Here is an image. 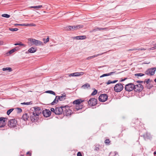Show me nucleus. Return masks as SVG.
I'll return each instance as SVG.
<instances>
[{
    "instance_id": "nucleus-1",
    "label": "nucleus",
    "mask_w": 156,
    "mask_h": 156,
    "mask_svg": "<svg viewBox=\"0 0 156 156\" xmlns=\"http://www.w3.org/2000/svg\"><path fill=\"white\" fill-rule=\"evenodd\" d=\"M28 44L30 45H34L38 46H43L44 45L42 41L33 38H29L28 39Z\"/></svg>"
},
{
    "instance_id": "nucleus-2",
    "label": "nucleus",
    "mask_w": 156,
    "mask_h": 156,
    "mask_svg": "<svg viewBox=\"0 0 156 156\" xmlns=\"http://www.w3.org/2000/svg\"><path fill=\"white\" fill-rule=\"evenodd\" d=\"M62 106L61 107H56L55 108H51V111L53 112L55 114L60 115L62 114V113H63V107Z\"/></svg>"
},
{
    "instance_id": "nucleus-3",
    "label": "nucleus",
    "mask_w": 156,
    "mask_h": 156,
    "mask_svg": "<svg viewBox=\"0 0 156 156\" xmlns=\"http://www.w3.org/2000/svg\"><path fill=\"white\" fill-rule=\"evenodd\" d=\"M63 113L65 115L69 116L72 113V111L70 109V108L68 106L66 105L63 107Z\"/></svg>"
},
{
    "instance_id": "nucleus-4",
    "label": "nucleus",
    "mask_w": 156,
    "mask_h": 156,
    "mask_svg": "<svg viewBox=\"0 0 156 156\" xmlns=\"http://www.w3.org/2000/svg\"><path fill=\"white\" fill-rule=\"evenodd\" d=\"M156 70V68H150L147 69L145 72L146 74L149 76L153 75Z\"/></svg>"
},
{
    "instance_id": "nucleus-5",
    "label": "nucleus",
    "mask_w": 156,
    "mask_h": 156,
    "mask_svg": "<svg viewBox=\"0 0 156 156\" xmlns=\"http://www.w3.org/2000/svg\"><path fill=\"white\" fill-rule=\"evenodd\" d=\"M123 89V86L121 83H118L116 84L114 87V90L117 92H120Z\"/></svg>"
},
{
    "instance_id": "nucleus-6",
    "label": "nucleus",
    "mask_w": 156,
    "mask_h": 156,
    "mask_svg": "<svg viewBox=\"0 0 156 156\" xmlns=\"http://www.w3.org/2000/svg\"><path fill=\"white\" fill-rule=\"evenodd\" d=\"M143 87L142 85L140 84H138L134 85L133 90L136 92L141 91L143 89Z\"/></svg>"
},
{
    "instance_id": "nucleus-7",
    "label": "nucleus",
    "mask_w": 156,
    "mask_h": 156,
    "mask_svg": "<svg viewBox=\"0 0 156 156\" xmlns=\"http://www.w3.org/2000/svg\"><path fill=\"white\" fill-rule=\"evenodd\" d=\"M134 87V85L132 83H129L126 84L125 87V89L126 90L130 91L132 90Z\"/></svg>"
},
{
    "instance_id": "nucleus-8",
    "label": "nucleus",
    "mask_w": 156,
    "mask_h": 156,
    "mask_svg": "<svg viewBox=\"0 0 156 156\" xmlns=\"http://www.w3.org/2000/svg\"><path fill=\"white\" fill-rule=\"evenodd\" d=\"M97 100L95 98L90 99L88 102V104L90 106L96 105L97 104Z\"/></svg>"
},
{
    "instance_id": "nucleus-9",
    "label": "nucleus",
    "mask_w": 156,
    "mask_h": 156,
    "mask_svg": "<svg viewBox=\"0 0 156 156\" xmlns=\"http://www.w3.org/2000/svg\"><path fill=\"white\" fill-rule=\"evenodd\" d=\"M108 99V96L106 94H102L99 97V101L102 102H105Z\"/></svg>"
},
{
    "instance_id": "nucleus-10",
    "label": "nucleus",
    "mask_w": 156,
    "mask_h": 156,
    "mask_svg": "<svg viewBox=\"0 0 156 156\" xmlns=\"http://www.w3.org/2000/svg\"><path fill=\"white\" fill-rule=\"evenodd\" d=\"M17 123L16 120L14 119L9 120L8 123V124L9 126L13 127L15 126L17 124Z\"/></svg>"
},
{
    "instance_id": "nucleus-11",
    "label": "nucleus",
    "mask_w": 156,
    "mask_h": 156,
    "mask_svg": "<svg viewBox=\"0 0 156 156\" xmlns=\"http://www.w3.org/2000/svg\"><path fill=\"white\" fill-rule=\"evenodd\" d=\"M83 26L82 25H78L76 26H69L68 27V29L70 30H73L80 28L83 27Z\"/></svg>"
},
{
    "instance_id": "nucleus-12",
    "label": "nucleus",
    "mask_w": 156,
    "mask_h": 156,
    "mask_svg": "<svg viewBox=\"0 0 156 156\" xmlns=\"http://www.w3.org/2000/svg\"><path fill=\"white\" fill-rule=\"evenodd\" d=\"M41 113V111L40 107H35L34 111L33 112V113L35 115L38 116Z\"/></svg>"
},
{
    "instance_id": "nucleus-13",
    "label": "nucleus",
    "mask_w": 156,
    "mask_h": 156,
    "mask_svg": "<svg viewBox=\"0 0 156 156\" xmlns=\"http://www.w3.org/2000/svg\"><path fill=\"white\" fill-rule=\"evenodd\" d=\"M43 114L44 117H47L50 116L51 112L49 110L46 109L43 111Z\"/></svg>"
},
{
    "instance_id": "nucleus-14",
    "label": "nucleus",
    "mask_w": 156,
    "mask_h": 156,
    "mask_svg": "<svg viewBox=\"0 0 156 156\" xmlns=\"http://www.w3.org/2000/svg\"><path fill=\"white\" fill-rule=\"evenodd\" d=\"M5 118L3 117L0 118V127H3L5 125Z\"/></svg>"
},
{
    "instance_id": "nucleus-15",
    "label": "nucleus",
    "mask_w": 156,
    "mask_h": 156,
    "mask_svg": "<svg viewBox=\"0 0 156 156\" xmlns=\"http://www.w3.org/2000/svg\"><path fill=\"white\" fill-rule=\"evenodd\" d=\"M66 96V94H63L61 96H56V98H58V100L60 101H63L65 100V97Z\"/></svg>"
},
{
    "instance_id": "nucleus-16",
    "label": "nucleus",
    "mask_w": 156,
    "mask_h": 156,
    "mask_svg": "<svg viewBox=\"0 0 156 156\" xmlns=\"http://www.w3.org/2000/svg\"><path fill=\"white\" fill-rule=\"evenodd\" d=\"M36 51V49L34 47H31L29 48L27 51L26 52V54H28L29 53H34Z\"/></svg>"
},
{
    "instance_id": "nucleus-17",
    "label": "nucleus",
    "mask_w": 156,
    "mask_h": 156,
    "mask_svg": "<svg viewBox=\"0 0 156 156\" xmlns=\"http://www.w3.org/2000/svg\"><path fill=\"white\" fill-rule=\"evenodd\" d=\"M106 52H104V53H101V54H97V55H93L92 56L88 57H87V58L86 59L87 60H90V59H92V58H94L95 57H97L98 56L101 55L102 54H104V53H106Z\"/></svg>"
},
{
    "instance_id": "nucleus-18",
    "label": "nucleus",
    "mask_w": 156,
    "mask_h": 156,
    "mask_svg": "<svg viewBox=\"0 0 156 156\" xmlns=\"http://www.w3.org/2000/svg\"><path fill=\"white\" fill-rule=\"evenodd\" d=\"M82 102V101L81 100L78 99L75 100L73 102V104H76V105H82L81 103Z\"/></svg>"
},
{
    "instance_id": "nucleus-19",
    "label": "nucleus",
    "mask_w": 156,
    "mask_h": 156,
    "mask_svg": "<svg viewBox=\"0 0 156 156\" xmlns=\"http://www.w3.org/2000/svg\"><path fill=\"white\" fill-rule=\"evenodd\" d=\"M73 39L77 40H83L86 38L85 36H76L73 37Z\"/></svg>"
},
{
    "instance_id": "nucleus-20",
    "label": "nucleus",
    "mask_w": 156,
    "mask_h": 156,
    "mask_svg": "<svg viewBox=\"0 0 156 156\" xmlns=\"http://www.w3.org/2000/svg\"><path fill=\"white\" fill-rule=\"evenodd\" d=\"M33 113V114L31 115L30 118L31 121H34L35 120H37L38 119V116L35 115Z\"/></svg>"
},
{
    "instance_id": "nucleus-21",
    "label": "nucleus",
    "mask_w": 156,
    "mask_h": 156,
    "mask_svg": "<svg viewBox=\"0 0 156 156\" xmlns=\"http://www.w3.org/2000/svg\"><path fill=\"white\" fill-rule=\"evenodd\" d=\"M22 117L24 120L26 121L28 119L29 116L28 115L27 113H26L23 115Z\"/></svg>"
},
{
    "instance_id": "nucleus-22",
    "label": "nucleus",
    "mask_w": 156,
    "mask_h": 156,
    "mask_svg": "<svg viewBox=\"0 0 156 156\" xmlns=\"http://www.w3.org/2000/svg\"><path fill=\"white\" fill-rule=\"evenodd\" d=\"M75 76H79L83 75L84 73L82 72L75 73Z\"/></svg>"
},
{
    "instance_id": "nucleus-23",
    "label": "nucleus",
    "mask_w": 156,
    "mask_h": 156,
    "mask_svg": "<svg viewBox=\"0 0 156 156\" xmlns=\"http://www.w3.org/2000/svg\"><path fill=\"white\" fill-rule=\"evenodd\" d=\"M109 156H119V155L116 152L114 151L110 152Z\"/></svg>"
},
{
    "instance_id": "nucleus-24",
    "label": "nucleus",
    "mask_w": 156,
    "mask_h": 156,
    "mask_svg": "<svg viewBox=\"0 0 156 156\" xmlns=\"http://www.w3.org/2000/svg\"><path fill=\"white\" fill-rule=\"evenodd\" d=\"M82 87L84 89H86V88H90V86L89 83H87L83 85Z\"/></svg>"
},
{
    "instance_id": "nucleus-25",
    "label": "nucleus",
    "mask_w": 156,
    "mask_h": 156,
    "mask_svg": "<svg viewBox=\"0 0 156 156\" xmlns=\"http://www.w3.org/2000/svg\"><path fill=\"white\" fill-rule=\"evenodd\" d=\"M2 70L3 71H8L9 72H11L12 71L11 68L10 67L4 68L2 69Z\"/></svg>"
},
{
    "instance_id": "nucleus-26",
    "label": "nucleus",
    "mask_w": 156,
    "mask_h": 156,
    "mask_svg": "<svg viewBox=\"0 0 156 156\" xmlns=\"http://www.w3.org/2000/svg\"><path fill=\"white\" fill-rule=\"evenodd\" d=\"M30 8H34L35 9H39L41 8L42 7V5H40L38 6H32L30 7Z\"/></svg>"
},
{
    "instance_id": "nucleus-27",
    "label": "nucleus",
    "mask_w": 156,
    "mask_h": 156,
    "mask_svg": "<svg viewBox=\"0 0 156 156\" xmlns=\"http://www.w3.org/2000/svg\"><path fill=\"white\" fill-rule=\"evenodd\" d=\"M108 28H100V27H97L96 29H95L94 30H108Z\"/></svg>"
},
{
    "instance_id": "nucleus-28",
    "label": "nucleus",
    "mask_w": 156,
    "mask_h": 156,
    "mask_svg": "<svg viewBox=\"0 0 156 156\" xmlns=\"http://www.w3.org/2000/svg\"><path fill=\"white\" fill-rule=\"evenodd\" d=\"M18 48L17 47H16L15 48L12 49L11 50L9 51V53L10 54H11L15 52V51H16L17 49Z\"/></svg>"
},
{
    "instance_id": "nucleus-29",
    "label": "nucleus",
    "mask_w": 156,
    "mask_h": 156,
    "mask_svg": "<svg viewBox=\"0 0 156 156\" xmlns=\"http://www.w3.org/2000/svg\"><path fill=\"white\" fill-rule=\"evenodd\" d=\"M117 81H118V80H115L113 81H111L110 80H108V82H107L106 84L107 85H108V84H110L111 83H116Z\"/></svg>"
},
{
    "instance_id": "nucleus-30",
    "label": "nucleus",
    "mask_w": 156,
    "mask_h": 156,
    "mask_svg": "<svg viewBox=\"0 0 156 156\" xmlns=\"http://www.w3.org/2000/svg\"><path fill=\"white\" fill-rule=\"evenodd\" d=\"M82 108V105H76V107L75 108V109H74V110H76L77 111L80 109H81Z\"/></svg>"
},
{
    "instance_id": "nucleus-31",
    "label": "nucleus",
    "mask_w": 156,
    "mask_h": 156,
    "mask_svg": "<svg viewBox=\"0 0 156 156\" xmlns=\"http://www.w3.org/2000/svg\"><path fill=\"white\" fill-rule=\"evenodd\" d=\"M58 98H56V97L54 101L51 103V104L53 105L57 104L58 102Z\"/></svg>"
},
{
    "instance_id": "nucleus-32",
    "label": "nucleus",
    "mask_w": 156,
    "mask_h": 156,
    "mask_svg": "<svg viewBox=\"0 0 156 156\" xmlns=\"http://www.w3.org/2000/svg\"><path fill=\"white\" fill-rule=\"evenodd\" d=\"M14 45H19L21 46H23L24 47H25L26 46V45L25 44L22 43L21 42H20L18 43H15V44H14Z\"/></svg>"
},
{
    "instance_id": "nucleus-33",
    "label": "nucleus",
    "mask_w": 156,
    "mask_h": 156,
    "mask_svg": "<svg viewBox=\"0 0 156 156\" xmlns=\"http://www.w3.org/2000/svg\"><path fill=\"white\" fill-rule=\"evenodd\" d=\"M36 25L33 23L25 24V26H35Z\"/></svg>"
},
{
    "instance_id": "nucleus-34",
    "label": "nucleus",
    "mask_w": 156,
    "mask_h": 156,
    "mask_svg": "<svg viewBox=\"0 0 156 156\" xmlns=\"http://www.w3.org/2000/svg\"><path fill=\"white\" fill-rule=\"evenodd\" d=\"M45 93H49L51 94H52L54 95H55V93L52 90H48L45 91Z\"/></svg>"
},
{
    "instance_id": "nucleus-35",
    "label": "nucleus",
    "mask_w": 156,
    "mask_h": 156,
    "mask_svg": "<svg viewBox=\"0 0 156 156\" xmlns=\"http://www.w3.org/2000/svg\"><path fill=\"white\" fill-rule=\"evenodd\" d=\"M146 50V49L144 48H138L137 49L136 48H134L133 49H130V50Z\"/></svg>"
},
{
    "instance_id": "nucleus-36",
    "label": "nucleus",
    "mask_w": 156,
    "mask_h": 156,
    "mask_svg": "<svg viewBox=\"0 0 156 156\" xmlns=\"http://www.w3.org/2000/svg\"><path fill=\"white\" fill-rule=\"evenodd\" d=\"M2 17H5L7 18H9L10 17V16L8 14H3L2 15Z\"/></svg>"
},
{
    "instance_id": "nucleus-37",
    "label": "nucleus",
    "mask_w": 156,
    "mask_h": 156,
    "mask_svg": "<svg viewBox=\"0 0 156 156\" xmlns=\"http://www.w3.org/2000/svg\"><path fill=\"white\" fill-rule=\"evenodd\" d=\"M13 108H11L7 112V114L8 115H9L10 113L13 111Z\"/></svg>"
},
{
    "instance_id": "nucleus-38",
    "label": "nucleus",
    "mask_w": 156,
    "mask_h": 156,
    "mask_svg": "<svg viewBox=\"0 0 156 156\" xmlns=\"http://www.w3.org/2000/svg\"><path fill=\"white\" fill-rule=\"evenodd\" d=\"M9 30L11 31H15L18 30V29L17 28H9Z\"/></svg>"
},
{
    "instance_id": "nucleus-39",
    "label": "nucleus",
    "mask_w": 156,
    "mask_h": 156,
    "mask_svg": "<svg viewBox=\"0 0 156 156\" xmlns=\"http://www.w3.org/2000/svg\"><path fill=\"white\" fill-rule=\"evenodd\" d=\"M97 93V91L96 90H94L93 91V92L91 93V95L92 96L96 94Z\"/></svg>"
},
{
    "instance_id": "nucleus-40",
    "label": "nucleus",
    "mask_w": 156,
    "mask_h": 156,
    "mask_svg": "<svg viewBox=\"0 0 156 156\" xmlns=\"http://www.w3.org/2000/svg\"><path fill=\"white\" fill-rule=\"evenodd\" d=\"M135 75L136 76H144V75L142 73H139L136 74Z\"/></svg>"
},
{
    "instance_id": "nucleus-41",
    "label": "nucleus",
    "mask_w": 156,
    "mask_h": 156,
    "mask_svg": "<svg viewBox=\"0 0 156 156\" xmlns=\"http://www.w3.org/2000/svg\"><path fill=\"white\" fill-rule=\"evenodd\" d=\"M32 103H31V102H23V103H21V104H22V105H30V104H31Z\"/></svg>"
},
{
    "instance_id": "nucleus-42",
    "label": "nucleus",
    "mask_w": 156,
    "mask_h": 156,
    "mask_svg": "<svg viewBox=\"0 0 156 156\" xmlns=\"http://www.w3.org/2000/svg\"><path fill=\"white\" fill-rule=\"evenodd\" d=\"M155 49H156V46L148 49V50L149 51L153 50H154Z\"/></svg>"
},
{
    "instance_id": "nucleus-43",
    "label": "nucleus",
    "mask_w": 156,
    "mask_h": 156,
    "mask_svg": "<svg viewBox=\"0 0 156 156\" xmlns=\"http://www.w3.org/2000/svg\"><path fill=\"white\" fill-rule=\"evenodd\" d=\"M69 76V77L70 76H75V73H72L70 74H68Z\"/></svg>"
},
{
    "instance_id": "nucleus-44",
    "label": "nucleus",
    "mask_w": 156,
    "mask_h": 156,
    "mask_svg": "<svg viewBox=\"0 0 156 156\" xmlns=\"http://www.w3.org/2000/svg\"><path fill=\"white\" fill-rule=\"evenodd\" d=\"M15 25L16 26H25V23L23 24H15Z\"/></svg>"
},
{
    "instance_id": "nucleus-45",
    "label": "nucleus",
    "mask_w": 156,
    "mask_h": 156,
    "mask_svg": "<svg viewBox=\"0 0 156 156\" xmlns=\"http://www.w3.org/2000/svg\"><path fill=\"white\" fill-rule=\"evenodd\" d=\"M108 76V73L105 74H104L102 75L101 76H100V77L102 78V77H105V76Z\"/></svg>"
},
{
    "instance_id": "nucleus-46",
    "label": "nucleus",
    "mask_w": 156,
    "mask_h": 156,
    "mask_svg": "<svg viewBox=\"0 0 156 156\" xmlns=\"http://www.w3.org/2000/svg\"><path fill=\"white\" fill-rule=\"evenodd\" d=\"M105 142L106 144H108L110 142L109 140L108 139H106L105 140Z\"/></svg>"
},
{
    "instance_id": "nucleus-47",
    "label": "nucleus",
    "mask_w": 156,
    "mask_h": 156,
    "mask_svg": "<svg viewBox=\"0 0 156 156\" xmlns=\"http://www.w3.org/2000/svg\"><path fill=\"white\" fill-rule=\"evenodd\" d=\"M49 37H47V39H46V41H44V43L45 44H46V43H47V42H48L49 41Z\"/></svg>"
},
{
    "instance_id": "nucleus-48",
    "label": "nucleus",
    "mask_w": 156,
    "mask_h": 156,
    "mask_svg": "<svg viewBox=\"0 0 156 156\" xmlns=\"http://www.w3.org/2000/svg\"><path fill=\"white\" fill-rule=\"evenodd\" d=\"M77 156H82L81 153L80 152H78L77 154Z\"/></svg>"
},
{
    "instance_id": "nucleus-49",
    "label": "nucleus",
    "mask_w": 156,
    "mask_h": 156,
    "mask_svg": "<svg viewBox=\"0 0 156 156\" xmlns=\"http://www.w3.org/2000/svg\"><path fill=\"white\" fill-rule=\"evenodd\" d=\"M18 112L19 113L21 112L22 111V110L21 108H18Z\"/></svg>"
},
{
    "instance_id": "nucleus-50",
    "label": "nucleus",
    "mask_w": 156,
    "mask_h": 156,
    "mask_svg": "<svg viewBox=\"0 0 156 156\" xmlns=\"http://www.w3.org/2000/svg\"><path fill=\"white\" fill-rule=\"evenodd\" d=\"M4 42L3 41H0V45H2L3 44Z\"/></svg>"
},
{
    "instance_id": "nucleus-51",
    "label": "nucleus",
    "mask_w": 156,
    "mask_h": 156,
    "mask_svg": "<svg viewBox=\"0 0 156 156\" xmlns=\"http://www.w3.org/2000/svg\"><path fill=\"white\" fill-rule=\"evenodd\" d=\"M114 73V72H111L108 73V76H110V75H111L112 74H113Z\"/></svg>"
},
{
    "instance_id": "nucleus-52",
    "label": "nucleus",
    "mask_w": 156,
    "mask_h": 156,
    "mask_svg": "<svg viewBox=\"0 0 156 156\" xmlns=\"http://www.w3.org/2000/svg\"><path fill=\"white\" fill-rule=\"evenodd\" d=\"M150 82V80L149 79H148L147 80L146 82L148 84Z\"/></svg>"
},
{
    "instance_id": "nucleus-53",
    "label": "nucleus",
    "mask_w": 156,
    "mask_h": 156,
    "mask_svg": "<svg viewBox=\"0 0 156 156\" xmlns=\"http://www.w3.org/2000/svg\"><path fill=\"white\" fill-rule=\"evenodd\" d=\"M126 79V78L124 79L121 80V81H123L125 80Z\"/></svg>"
},
{
    "instance_id": "nucleus-54",
    "label": "nucleus",
    "mask_w": 156,
    "mask_h": 156,
    "mask_svg": "<svg viewBox=\"0 0 156 156\" xmlns=\"http://www.w3.org/2000/svg\"><path fill=\"white\" fill-rule=\"evenodd\" d=\"M43 40L44 41H44H46V39H45V38H43Z\"/></svg>"
},
{
    "instance_id": "nucleus-55",
    "label": "nucleus",
    "mask_w": 156,
    "mask_h": 156,
    "mask_svg": "<svg viewBox=\"0 0 156 156\" xmlns=\"http://www.w3.org/2000/svg\"><path fill=\"white\" fill-rule=\"evenodd\" d=\"M137 82L138 83H142L143 81H137Z\"/></svg>"
},
{
    "instance_id": "nucleus-56",
    "label": "nucleus",
    "mask_w": 156,
    "mask_h": 156,
    "mask_svg": "<svg viewBox=\"0 0 156 156\" xmlns=\"http://www.w3.org/2000/svg\"><path fill=\"white\" fill-rule=\"evenodd\" d=\"M27 154H30V152H27Z\"/></svg>"
},
{
    "instance_id": "nucleus-57",
    "label": "nucleus",
    "mask_w": 156,
    "mask_h": 156,
    "mask_svg": "<svg viewBox=\"0 0 156 156\" xmlns=\"http://www.w3.org/2000/svg\"><path fill=\"white\" fill-rule=\"evenodd\" d=\"M154 81L156 83V78L154 80Z\"/></svg>"
},
{
    "instance_id": "nucleus-58",
    "label": "nucleus",
    "mask_w": 156,
    "mask_h": 156,
    "mask_svg": "<svg viewBox=\"0 0 156 156\" xmlns=\"http://www.w3.org/2000/svg\"><path fill=\"white\" fill-rule=\"evenodd\" d=\"M154 154H156V151H155L154 152Z\"/></svg>"
},
{
    "instance_id": "nucleus-59",
    "label": "nucleus",
    "mask_w": 156,
    "mask_h": 156,
    "mask_svg": "<svg viewBox=\"0 0 156 156\" xmlns=\"http://www.w3.org/2000/svg\"><path fill=\"white\" fill-rule=\"evenodd\" d=\"M155 45H156V43Z\"/></svg>"
}]
</instances>
